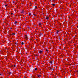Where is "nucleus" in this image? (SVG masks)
I'll return each mask as SVG.
<instances>
[{
  "label": "nucleus",
  "mask_w": 78,
  "mask_h": 78,
  "mask_svg": "<svg viewBox=\"0 0 78 78\" xmlns=\"http://www.w3.org/2000/svg\"><path fill=\"white\" fill-rule=\"evenodd\" d=\"M38 25L39 26V27H42V24H41V23H40Z\"/></svg>",
  "instance_id": "nucleus-1"
},
{
  "label": "nucleus",
  "mask_w": 78,
  "mask_h": 78,
  "mask_svg": "<svg viewBox=\"0 0 78 78\" xmlns=\"http://www.w3.org/2000/svg\"><path fill=\"white\" fill-rule=\"evenodd\" d=\"M24 38H25V39H28V37H27V36L25 35L24 37Z\"/></svg>",
  "instance_id": "nucleus-2"
},
{
  "label": "nucleus",
  "mask_w": 78,
  "mask_h": 78,
  "mask_svg": "<svg viewBox=\"0 0 78 78\" xmlns=\"http://www.w3.org/2000/svg\"><path fill=\"white\" fill-rule=\"evenodd\" d=\"M42 52H43V51H39V53L41 54V53H42Z\"/></svg>",
  "instance_id": "nucleus-3"
},
{
  "label": "nucleus",
  "mask_w": 78,
  "mask_h": 78,
  "mask_svg": "<svg viewBox=\"0 0 78 78\" xmlns=\"http://www.w3.org/2000/svg\"><path fill=\"white\" fill-rule=\"evenodd\" d=\"M17 23V22L16 21L15 22L14 24L15 25H16Z\"/></svg>",
  "instance_id": "nucleus-4"
},
{
  "label": "nucleus",
  "mask_w": 78,
  "mask_h": 78,
  "mask_svg": "<svg viewBox=\"0 0 78 78\" xmlns=\"http://www.w3.org/2000/svg\"><path fill=\"white\" fill-rule=\"evenodd\" d=\"M15 33H13L12 34V36H14V35H15Z\"/></svg>",
  "instance_id": "nucleus-5"
},
{
  "label": "nucleus",
  "mask_w": 78,
  "mask_h": 78,
  "mask_svg": "<svg viewBox=\"0 0 78 78\" xmlns=\"http://www.w3.org/2000/svg\"><path fill=\"white\" fill-rule=\"evenodd\" d=\"M58 33H59V30H57V31L56 33H57V34H58Z\"/></svg>",
  "instance_id": "nucleus-6"
},
{
  "label": "nucleus",
  "mask_w": 78,
  "mask_h": 78,
  "mask_svg": "<svg viewBox=\"0 0 78 78\" xmlns=\"http://www.w3.org/2000/svg\"><path fill=\"white\" fill-rule=\"evenodd\" d=\"M46 19H47V20H48V19H49V18L48 17H46Z\"/></svg>",
  "instance_id": "nucleus-7"
},
{
  "label": "nucleus",
  "mask_w": 78,
  "mask_h": 78,
  "mask_svg": "<svg viewBox=\"0 0 78 78\" xmlns=\"http://www.w3.org/2000/svg\"><path fill=\"white\" fill-rule=\"evenodd\" d=\"M50 69H51V70L52 69V70H54L53 68H51V67H50Z\"/></svg>",
  "instance_id": "nucleus-8"
},
{
  "label": "nucleus",
  "mask_w": 78,
  "mask_h": 78,
  "mask_svg": "<svg viewBox=\"0 0 78 78\" xmlns=\"http://www.w3.org/2000/svg\"><path fill=\"white\" fill-rule=\"evenodd\" d=\"M52 6H55V4H52Z\"/></svg>",
  "instance_id": "nucleus-9"
},
{
  "label": "nucleus",
  "mask_w": 78,
  "mask_h": 78,
  "mask_svg": "<svg viewBox=\"0 0 78 78\" xmlns=\"http://www.w3.org/2000/svg\"><path fill=\"white\" fill-rule=\"evenodd\" d=\"M37 70V68H35V70Z\"/></svg>",
  "instance_id": "nucleus-10"
},
{
  "label": "nucleus",
  "mask_w": 78,
  "mask_h": 78,
  "mask_svg": "<svg viewBox=\"0 0 78 78\" xmlns=\"http://www.w3.org/2000/svg\"><path fill=\"white\" fill-rule=\"evenodd\" d=\"M29 16H31V13H29Z\"/></svg>",
  "instance_id": "nucleus-11"
},
{
  "label": "nucleus",
  "mask_w": 78,
  "mask_h": 78,
  "mask_svg": "<svg viewBox=\"0 0 78 78\" xmlns=\"http://www.w3.org/2000/svg\"><path fill=\"white\" fill-rule=\"evenodd\" d=\"M38 77H41V75H38Z\"/></svg>",
  "instance_id": "nucleus-12"
},
{
  "label": "nucleus",
  "mask_w": 78,
  "mask_h": 78,
  "mask_svg": "<svg viewBox=\"0 0 78 78\" xmlns=\"http://www.w3.org/2000/svg\"><path fill=\"white\" fill-rule=\"evenodd\" d=\"M34 15L35 17H36V15H35L34 14Z\"/></svg>",
  "instance_id": "nucleus-13"
},
{
  "label": "nucleus",
  "mask_w": 78,
  "mask_h": 78,
  "mask_svg": "<svg viewBox=\"0 0 78 78\" xmlns=\"http://www.w3.org/2000/svg\"><path fill=\"white\" fill-rule=\"evenodd\" d=\"M37 8V6H35V9H36Z\"/></svg>",
  "instance_id": "nucleus-14"
},
{
  "label": "nucleus",
  "mask_w": 78,
  "mask_h": 78,
  "mask_svg": "<svg viewBox=\"0 0 78 78\" xmlns=\"http://www.w3.org/2000/svg\"><path fill=\"white\" fill-rule=\"evenodd\" d=\"M21 44H22V45H23V44H24L23 42H22Z\"/></svg>",
  "instance_id": "nucleus-15"
},
{
  "label": "nucleus",
  "mask_w": 78,
  "mask_h": 78,
  "mask_svg": "<svg viewBox=\"0 0 78 78\" xmlns=\"http://www.w3.org/2000/svg\"><path fill=\"white\" fill-rule=\"evenodd\" d=\"M5 7H6L8 6V5H5Z\"/></svg>",
  "instance_id": "nucleus-16"
},
{
  "label": "nucleus",
  "mask_w": 78,
  "mask_h": 78,
  "mask_svg": "<svg viewBox=\"0 0 78 78\" xmlns=\"http://www.w3.org/2000/svg\"><path fill=\"white\" fill-rule=\"evenodd\" d=\"M12 14H13V13H11V16H12Z\"/></svg>",
  "instance_id": "nucleus-17"
},
{
  "label": "nucleus",
  "mask_w": 78,
  "mask_h": 78,
  "mask_svg": "<svg viewBox=\"0 0 78 78\" xmlns=\"http://www.w3.org/2000/svg\"><path fill=\"white\" fill-rule=\"evenodd\" d=\"M46 51L48 52V50H46Z\"/></svg>",
  "instance_id": "nucleus-18"
},
{
  "label": "nucleus",
  "mask_w": 78,
  "mask_h": 78,
  "mask_svg": "<svg viewBox=\"0 0 78 78\" xmlns=\"http://www.w3.org/2000/svg\"><path fill=\"white\" fill-rule=\"evenodd\" d=\"M21 12V13H23V11H22Z\"/></svg>",
  "instance_id": "nucleus-19"
},
{
  "label": "nucleus",
  "mask_w": 78,
  "mask_h": 78,
  "mask_svg": "<svg viewBox=\"0 0 78 78\" xmlns=\"http://www.w3.org/2000/svg\"><path fill=\"white\" fill-rule=\"evenodd\" d=\"M50 63H51V64H52V62L51 61L50 62Z\"/></svg>",
  "instance_id": "nucleus-20"
},
{
  "label": "nucleus",
  "mask_w": 78,
  "mask_h": 78,
  "mask_svg": "<svg viewBox=\"0 0 78 78\" xmlns=\"http://www.w3.org/2000/svg\"><path fill=\"white\" fill-rule=\"evenodd\" d=\"M14 67H16V65H14Z\"/></svg>",
  "instance_id": "nucleus-21"
},
{
  "label": "nucleus",
  "mask_w": 78,
  "mask_h": 78,
  "mask_svg": "<svg viewBox=\"0 0 78 78\" xmlns=\"http://www.w3.org/2000/svg\"><path fill=\"white\" fill-rule=\"evenodd\" d=\"M9 74H11V73H9Z\"/></svg>",
  "instance_id": "nucleus-22"
},
{
  "label": "nucleus",
  "mask_w": 78,
  "mask_h": 78,
  "mask_svg": "<svg viewBox=\"0 0 78 78\" xmlns=\"http://www.w3.org/2000/svg\"><path fill=\"white\" fill-rule=\"evenodd\" d=\"M0 75H2V74L0 73Z\"/></svg>",
  "instance_id": "nucleus-23"
},
{
  "label": "nucleus",
  "mask_w": 78,
  "mask_h": 78,
  "mask_svg": "<svg viewBox=\"0 0 78 78\" xmlns=\"http://www.w3.org/2000/svg\"><path fill=\"white\" fill-rule=\"evenodd\" d=\"M77 28H78V26H77Z\"/></svg>",
  "instance_id": "nucleus-24"
},
{
  "label": "nucleus",
  "mask_w": 78,
  "mask_h": 78,
  "mask_svg": "<svg viewBox=\"0 0 78 78\" xmlns=\"http://www.w3.org/2000/svg\"><path fill=\"white\" fill-rule=\"evenodd\" d=\"M54 78H56V77H55Z\"/></svg>",
  "instance_id": "nucleus-25"
},
{
  "label": "nucleus",
  "mask_w": 78,
  "mask_h": 78,
  "mask_svg": "<svg viewBox=\"0 0 78 78\" xmlns=\"http://www.w3.org/2000/svg\"><path fill=\"white\" fill-rule=\"evenodd\" d=\"M53 0V1H55V0Z\"/></svg>",
  "instance_id": "nucleus-26"
}]
</instances>
